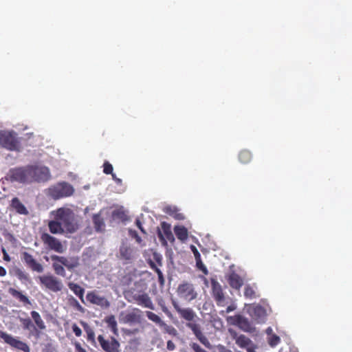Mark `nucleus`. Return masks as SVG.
Listing matches in <instances>:
<instances>
[{
  "mask_svg": "<svg viewBox=\"0 0 352 352\" xmlns=\"http://www.w3.org/2000/svg\"><path fill=\"white\" fill-rule=\"evenodd\" d=\"M6 275V269L3 267L0 266V276H5Z\"/></svg>",
  "mask_w": 352,
  "mask_h": 352,
  "instance_id": "55",
  "label": "nucleus"
},
{
  "mask_svg": "<svg viewBox=\"0 0 352 352\" xmlns=\"http://www.w3.org/2000/svg\"><path fill=\"white\" fill-rule=\"evenodd\" d=\"M135 225L140 230V231L143 233V234H146V230H144V228H143L142 226V222L140 221V219H136L135 221Z\"/></svg>",
  "mask_w": 352,
  "mask_h": 352,
  "instance_id": "50",
  "label": "nucleus"
},
{
  "mask_svg": "<svg viewBox=\"0 0 352 352\" xmlns=\"http://www.w3.org/2000/svg\"><path fill=\"white\" fill-rule=\"evenodd\" d=\"M21 258L24 263L33 272H36L38 273L43 272V265L28 252H22L21 254Z\"/></svg>",
  "mask_w": 352,
  "mask_h": 352,
  "instance_id": "16",
  "label": "nucleus"
},
{
  "mask_svg": "<svg viewBox=\"0 0 352 352\" xmlns=\"http://www.w3.org/2000/svg\"><path fill=\"white\" fill-rule=\"evenodd\" d=\"M54 219L48 222L47 226L53 234H68L75 233L80 224L74 211L69 208H59L52 212Z\"/></svg>",
  "mask_w": 352,
  "mask_h": 352,
  "instance_id": "1",
  "label": "nucleus"
},
{
  "mask_svg": "<svg viewBox=\"0 0 352 352\" xmlns=\"http://www.w3.org/2000/svg\"><path fill=\"white\" fill-rule=\"evenodd\" d=\"M196 266L197 267L201 270L204 274L207 275L208 274V271L206 267L203 263L201 258L196 261Z\"/></svg>",
  "mask_w": 352,
  "mask_h": 352,
  "instance_id": "42",
  "label": "nucleus"
},
{
  "mask_svg": "<svg viewBox=\"0 0 352 352\" xmlns=\"http://www.w3.org/2000/svg\"><path fill=\"white\" fill-rule=\"evenodd\" d=\"M191 250H192V251L193 252V254L195 256V261L200 259L201 258V254L199 252V251L197 250V249L194 245H192L191 246Z\"/></svg>",
  "mask_w": 352,
  "mask_h": 352,
  "instance_id": "48",
  "label": "nucleus"
},
{
  "mask_svg": "<svg viewBox=\"0 0 352 352\" xmlns=\"http://www.w3.org/2000/svg\"><path fill=\"white\" fill-rule=\"evenodd\" d=\"M146 315L150 320L156 323L160 327H161L162 324H164V321L160 318V316H158L155 313H153L152 311H146Z\"/></svg>",
  "mask_w": 352,
  "mask_h": 352,
  "instance_id": "34",
  "label": "nucleus"
},
{
  "mask_svg": "<svg viewBox=\"0 0 352 352\" xmlns=\"http://www.w3.org/2000/svg\"><path fill=\"white\" fill-rule=\"evenodd\" d=\"M150 267L155 272H156V269H160L158 267V265L155 263L153 261L150 260L148 262Z\"/></svg>",
  "mask_w": 352,
  "mask_h": 352,
  "instance_id": "53",
  "label": "nucleus"
},
{
  "mask_svg": "<svg viewBox=\"0 0 352 352\" xmlns=\"http://www.w3.org/2000/svg\"><path fill=\"white\" fill-rule=\"evenodd\" d=\"M190 345L195 352H208L205 349H202L197 343L192 342Z\"/></svg>",
  "mask_w": 352,
  "mask_h": 352,
  "instance_id": "44",
  "label": "nucleus"
},
{
  "mask_svg": "<svg viewBox=\"0 0 352 352\" xmlns=\"http://www.w3.org/2000/svg\"><path fill=\"white\" fill-rule=\"evenodd\" d=\"M173 305L179 317L188 322L186 326L193 332L199 341L204 346L209 347L210 342L202 333L200 324L196 322L195 319L198 318L194 310L190 307L182 308L176 302H173Z\"/></svg>",
  "mask_w": 352,
  "mask_h": 352,
  "instance_id": "2",
  "label": "nucleus"
},
{
  "mask_svg": "<svg viewBox=\"0 0 352 352\" xmlns=\"http://www.w3.org/2000/svg\"><path fill=\"white\" fill-rule=\"evenodd\" d=\"M20 321L24 329H30L32 327V320L30 318H20Z\"/></svg>",
  "mask_w": 352,
  "mask_h": 352,
  "instance_id": "43",
  "label": "nucleus"
},
{
  "mask_svg": "<svg viewBox=\"0 0 352 352\" xmlns=\"http://www.w3.org/2000/svg\"><path fill=\"white\" fill-rule=\"evenodd\" d=\"M93 223L96 231L101 232L104 230V221L100 214H96L93 216Z\"/></svg>",
  "mask_w": 352,
  "mask_h": 352,
  "instance_id": "27",
  "label": "nucleus"
},
{
  "mask_svg": "<svg viewBox=\"0 0 352 352\" xmlns=\"http://www.w3.org/2000/svg\"><path fill=\"white\" fill-rule=\"evenodd\" d=\"M267 342L270 346L274 347L280 342V338L277 335L272 334L268 338Z\"/></svg>",
  "mask_w": 352,
  "mask_h": 352,
  "instance_id": "38",
  "label": "nucleus"
},
{
  "mask_svg": "<svg viewBox=\"0 0 352 352\" xmlns=\"http://www.w3.org/2000/svg\"><path fill=\"white\" fill-rule=\"evenodd\" d=\"M120 322L129 325L139 324L142 321V311L138 308H133L120 314Z\"/></svg>",
  "mask_w": 352,
  "mask_h": 352,
  "instance_id": "8",
  "label": "nucleus"
},
{
  "mask_svg": "<svg viewBox=\"0 0 352 352\" xmlns=\"http://www.w3.org/2000/svg\"><path fill=\"white\" fill-rule=\"evenodd\" d=\"M236 344L241 348L245 349L248 352H255V346L252 341L244 335H240L237 337Z\"/></svg>",
  "mask_w": 352,
  "mask_h": 352,
  "instance_id": "22",
  "label": "nucleus"
},
{
  "mask_svg": "<svg viewBox=\"0 0 352 352\" xmlns=\"http://www.w3.org/2000/svg\"><path fill=\"white\" fill-rule=\"evenodd\" d=\"M0 146L10 151H20L21 148L17 133L13 131H0Z\"/></svg>",
  "mask_w": 352,
  "mask_h": 352,
  "instance_id": "5",
  "label": "nucleus"
},
{
  "mask_svg": "<svg viewBox=\"0 0 352 352\" xmlns=\"http://www.w3.org/2000/svg\"><path fill=\"white\" fill-rule=\"evenodd\" d=\"M161 228L162 232L160 229L157 230V236L160 241L162 243V245L164 247L168 245L167 241H170L173 243L175 241V237L172 233L170 225L165 221L161 223Z\"/></svg>",
  "mask_w": 352,
  "mask_h": 352,
  "instance_id": "13",
  "label": "nucleus"
},
{
  "mask_svg": "<svg viewBox=\"0 0 352 352\" xmlns=\"http://www.w3.org/2000/svg\"><path fill=\"white\" fill-rule=\"evenodd\" d=\"M72 328L76 336L80 337L82 335V331L76 324H73Z\"/></svg>",
  "mask_w": 352,
  "mask_h": 352,
  "instance_id": "47",
  "label": "nucleus"
},
{
  "mask_svg": "<svg viewBox=\"0 0 352 352\" xmlns=\"http://www.w3.org/2000/svg\"><path fill=\"white\" fill-rule=\"evenodd\" d=\"M81 325L82 326L85 331L87 333V340L90 341L91 342H95V333L92 328L85 322L81 321L80 322Z\"/></svg>",
  "mask_w": 352,
  "mask_h": 352,
  "instance_id": "29",
  "label": "nucleus"
},
{
  "mask_svg": "<svg viewBox=\"0 0 352 352\" xmlns=\"http://www.w3.org/2000/svg\"><path fill=\"white\" fill-rule=\"evenodd\" d=\"M161 327L163 328L164 332L168 333L172 336H177L178 335L177 330L174 327H173L172 325H168L166 324L164 322V324L161 325Z\"/></svg>",
  "mask_w": 352,
  "mask_h": 352,
  "instance_id": "35",
  "label": "nucleus"
},
{
  "mask_svg": "<svg viewBox=\"0 0 352 352\" xmlns=\"http://www.w3.org/2000/svg\"><path fill=\"white\" fill-rule=\"evenodd\" d=\"M228 321L232 324L239 327L241 329L246 332H251L253 329L252 324L249 320L241 315L230 316Z\"/></svg>",
  "mask_w": 352,
  "mask_h": 352,
  "instance_id": "15",
  "label": "nucleus"
},
{
  "mask_svg": "<svg viewBox=\"0 0 352 352\" xmlns=\"http://www.w3.org/2000/svg\"><path fill=\"white\" fill-rule=\"evenodd\" d=\"M175 344L173 341L168 340L167 342L166 348L168 351H173L175 349Z\"/></svg>",
  "mask_w": 352,
  "mask_h": 352,
  "instance_id": "51",
  "label": "nucleus"
},
{
  "mask_svg": "<svg viewBox=\"0 0 352 352\" xmlns=\"http://www.w3.org/2000/svg\"><path fill=\"white\" fill-rule=\"evenodd\" d=\"M153 257L158 266L162 265V256L160 254L154 253Z\"/></svg>",
  "mask_w": 352,
  "mask_h": 352,
  "instance_id": "45",
  "label": "nucleus"
},
{
  "mask_svg": "<svg viewBox=\"0 0 352 352\" xmlns=\"http://www.w3.org/2000/svg\"><path fill=\"white\" fill-rule=\"evenodd\" d=\"M68 287L73 292V293L77 296L82 303H85L84 294L85 289L77 283L69 282L68 283Z\"/></svg>",
  "mask_w": 352,
  "mask_h": 352,
  "instance_id": "25",
  "label": "nucleus"
},
{
  "mask_svg": "<svg viewBox=\"0 0 352 352\" xmlns=\"http://www.w3.org/2000/svg\"><path fill=\"white\" fill-rule=\"evenodd\" d=\"M74 192V187L66 182H58L46 190V195L54 200L70 197Z\"/></svg>",
  "mask_w": 352,
  "mask_h": 352,
  "instance_id": "4",
  "label": "nucleus"
},
{
  "mask_svg": "<svg viewBox=\"0 0 352 352\" xmlns=\"http://www.w3.org/2000/svg\"><path fill=\"white\" fill-rule=\"evenodd\" d=\"M86 299L91 304L99 306L102 309H108L110 307L109 301L104 296L98 295L96 291L87 292Z\"/></svg>",
  "mask_w": 352,
  "mask_h": 352,
  "instance_id": "14",
  "label": "nucleus"
},
{
  "mask_svg": "<svg viewBox=\"0 0 352 352\" xmlns=\"http://www.w3.org/2000/svg\"><path fill=\"white\" fill-rule=\"evenodd\" d=\"M9 294L14 298L18 300L23 306L31 305V301L29 298L23 294L21 291H19L13 287H10L8 290Z\"/></svg>",
  "mask_w": 352,
  "mask_h": 352,
  "instance_id": "21",
  "label": "nucleus"
},
{
  "mask_svg": "<svg viewBox=\"0 0 352 352\" xmlns=\"http://www.w3.org/2000/svg\"><path fill=\"white\" fill-rule=\"evenodd\" d=\"M120 258L125 261H131L133 258V250L130 245L122 243L120 247Z\"/></svg>",
  "mask_w": 352,
  "mask_h": 352,
  "instance_id": "24",
  "label": "nucleus"
},
{
  "mask_svg": "<svg viewBox=\"0 0 352 352\" xmlns=\"http://www.w3.org/2000/svg\"><path fill=\"white\" fill-rule=\"evenodd\" d=\"M212 295L219 307H225L228 303L227 298L223 291L221 285L217 280L211 279Z\"/></svg>",
  "mask_w": 352,
  "mask_h": 352,
  "instance_id": "11",
  "label": "nucleus"
},
{
  "mask_svg": "<svg viewBox=\"0 0 352 352\" xmlns=\"http://www.w3.org/2000/svg\"><path fill=\"white\" fill-rule=\"evenodd\" d=\"M32 183H45L51 179L52 175L48 167L38 164H30Z\"/></svg>",
  "mask_w": 352,
  "mask_h": 352,
  "instance_id": "7",
  "label": "nucleus"
},
{
  "mask_svg": "<svg viewBox=\"0 0 352 352\" xmlns=\"http://www.w3.org/2000/svg\"><path fill=\"white\" fill-rule=\"evenodd\" d=\"M174 232L177 238L181 241H185L188 239V230L183 226H175Z\"/></svg>",
  "mask_w": 352,
  "mask_h": 352,
  "instance_id": "26",
  "label": "nucleus"
},
{
  "mask_svg": "<svg viewBox=\"0 0 352 352\" xmlns=\"http://www.w3.org/2000/svg\"><path fill=\"white\" fill-rule=\"evenodd\" d=\"M254 314L258 318L263 320L266 316V311L262 306L258 305L254 309Z\"/></svg>",
  "mask_w": 352,
  "mask_h": 352,
  "instance_id": "36",
  "label": "nucleus"
},
{
  "mask_svg": "<svg viewBox=\"0 0 352 352\" xmlns=\"http://www.w3.org/2000/svg\"><path fill=\"white\" fill-rule=\"evenodd\" d=\"M113 166L107 161L104 162L103 164V173L106 175H112L113 173Z\"/></svg>",
  "mask_w": 352,
  "mask_h": 352,
  "instance_id": "41",
  "label": "nucleus"
},
{
  "mask_svg": "<svg viewBox=\"0 0 352 352\" xmlns=\"http://www.w3.org/2000/svg\"><path fill=\"white\" fill-rule=\"evenodd\" d=\"M105 322L107 324L108 327L111 329L112 332L115 335H118L117 322L114 316L111 315V316L107 317L105 319Z\"/></svg>",
  "mask_w": 352,
  "mask_h": 352,
  "instance_id": "31",
  "label": "nucleus"
},
{
  "mask_svg": "<svg viewBox=\"0 0 352 352\" xmlns=\"http://www.w3.org/2000/svg\"><path fill=\"white\" fill-rule=\"evenodd\" d=\"M10 206L12 210H14L15 212L19 214H28V209L18 197L12 198Z\"/></svg>",
  "mask_w": 352,
  "mask_h": 352,
  "instance_id": "23",
  "label": "nucleus"
},
{
  "mask_svg": "<svg viewBox=\"0 0 352 352\" xmlns=\"http://www.w3.org/2000/svg\"><path fill=\"white\" fill-rule=\"evenodd\" d=\"M133 300L138 305L151 309H154L153 302L149 296L146 293L141 294H134L133 296Z\"/></svg>",
  "mask_w": 352,
  "mask_h": 352,
  "instance_id": "19",
  "label": "nucleus"
},
{
  "mask_svg": "<svg viewBox=\"0 0 352 352\" xmlns=\"http://www.w3.org/2000/svg\"><path fill=\"white\" fill-rule=\"evenodd\" d=\"M177 293L179 296L188 300H193L197 296L192 285L188 283L179 285L177 288Z\"/></svg>",
  "mask_w": 352,
  "mask_h": 352,
  "instance_id": "18",
  "label": "nucleus"
},
{
  "mask_svg": "<svg viewBox=\"0 0 352 352\" xmlns=\"http://www.w3.org/2000/svg\"><path fill=\"white\" fill-rule=\"evenodd\" d=\"M155 272L157 273V276H158V282H159V283L161 285H163L164 284L165 280H164V276H163V274H162V271L160 270V269H156V272Z\"/></svg>",
  "mask_w": 352,
  "mask_h": 352,
  "instance_id": "46",
  "label": "nucleus"
},
{
  "mask_svg": "<svg viewBox=\"0 0 352 352\" xmlns=\"http://www.w3.org/2000/svg\"><path fill=\"white\" fill-rule=\"evenodd\" d=\"M252 158V153L248 150H243L239 154V160L242 164L249 163Z\"/></svg>",
  "mask_w": 352,
  "mask_h": 352,
  "instance_id": "30",
  "label": "nucleus"
},
{
  "mask_svg": "<svg viewBox=\"0 0 352 352\" xmlns=\"http://www.w3.org/2000/svg\"><path fill=\"white\" fill-rule=\"evenodd\" d=\"M2 253H3V260L7 261V262L10 261L11 258H10V256H9V254H8V252H6V250L5 249H2Z\"/></svg>",
  "mask_w": 352,
  "mask_h": 352,
  "instance_id": "52",
  "label": "nucleus"
},
{
  "mask_svg": "<svg viewBox=\"0 0 352 352\" xmlns=\"http://www.w3.org/2000/svg\"><path fill=\"white\" fill-rule=\"evenodd\" d=\"M236 307L234 304H231L230 305L228 306L226 311H221V314H223L224 312L226 314H228L231 311H233L236 309Z\"/></svg>",
  "mask_w": 352,
  "mask_h": 352,
  "instance_id": "49",
  "label": "nucleus"
},
{
  "mask_svg": "<svg viewBox=\"0 0 352 352\" xmlns=\"http://www.w3.org/2000/svg\"><path fill=\"white\" fill-rule=\"evenodd\" d=\"M98 342L101 346L102 349L105 352H119L120 343L119 342L113 337L111 338V340H106L104 338L100 335L98 337Z\"/></svg>",
  "mask_w": 352,
  "mask_h": 352,
  "instance_id": "17",
  "label": "nucleus"
},
{
  "mask_svg": "<svg viewBox=\"0 0 352 352\" xmlns=\"http://www.w3.org/2000/svg\"><path fill=\"white\" fill-rule=\"evenodd\" d=\"M30 164L11 168L8 174L10 180L23 184H32Z\"/></svg>",
  "mask_w": 352,
  "mask_h": 352,
  "instance_id": "6",
  "label": "nucleus"
},
{
  "mask_svg": "<svg viewBox=\"0 0 352 352\" xmlns=\"http://www.w3.org/2000/svg\"><path fill=\"white\" fill-rule=\"evenodd\" d=\"M266 332H267V333L268 335L271 334V333H272V328H271V327H268V328L267 329V330H266Z\"/></svg>",
  "mask_w": 352,
  "mask_h": 352,
  "instance_id": "56",
  "label": "nucleus"
},
{
  "mask_svg": "<svg viewBox=\"0 0 352 352\" xmlns=\"http://www.w3.org/2000/svg\"><path fill=\"white\" fill-rule=\"evenodd\" d=\"M38 278L42 286L53 292H58L63 287L61 280L52 274L39 276Z\"/></svg>",
  "mask_w": 352,
  "mask_h": 352,
  "instance_id": "9",
  "label": "nucleus"
},
{
  "mask_svg": "<svg viewBox=\"0 0 352 352\" xmlns=\"http://www.w3.org/2000/svg\"><path fill=\"white\" fill-rule=\"evenodd\" d=\"M0 338H2L6 343L10 345L12 347L21 350L23 352H30V349L29 346L12 336L4 331H0Z\"/></svg>",
  "mask_w": 352,
  "mask_h": 352,
  "instance_id": "12",
  "label": "nucleus"
},
{
  "mask_svg": "<svg viewBox=\"0 0 352 352\" xmlns=\"http://www.w3.org/2000/svg\"><path fill=\"white\" fill-rule=\"evenodd\" d=\"M68 302L69 305L73 308H74L76 310L81 313L85 312L84 307L79 303V302L74 296H71L70 297L68 298Z\"/></svg>",
  "mask_w": 352,
  "mask_h": 352,
  "instance_id": "32",
  "label": "nucleus"
},
{
  "mask_svg": "<svg viewBox=\"0 0 352 352\" xmlns=\"http://www.w3.org/2000/svg\"><path fill=\"white\" fill-rule=\"evenodd\" d=\"M226 278L230 287L234 289L239 290L243 285V278L235 272H230Z\"/></svg>",
  "mask_w": 352,
  "mask_h": 352,
  "instance_id": "20",
  "label": "nucleus"
},
{
  "mask_svg": "<svg viewBox=\"0 0 352 352\" xmlns=\"http://www.w3.org/2000/svg\"><path fill=\"white\" fill-rule=\"evenodd\" d=\"M164 211L174 216L177 219H183L184 217L182 214H176L177 212V210L175 208H172L170 206H167L165 208Z\"/></svg>",
  "mask_w": 352,
  "mask_h": 352,
  "instance_id": "37",
  "label": "nucleus"
},
{
  "mask_svg": "<svg viewBox=\"0 0 352 352\" xmlns=\"http://www.w3.org/2000/svg\"><path fill=\"white\" fill-rule=\"evenodd\" d=\"M128 232H129V235L131 238L135 239V241L138 244H141L142 243V240L141 237L139 236V234H138V232L136 230H134L133 229H129Z\"/></svg>",
  "mask_w": 352,
  "mask_h": 352,
  "instance_id": "40",
  "label": "nucleus"
},
{
  "mask_svg": "<svg viewBox=\"0 0 352 352\" xmlns=\"http://www.w3.org/2000/svg\"><path fill=\"white\" fill-rule=\"evenodd\" d=\"M30 314H31V316H32V319L34 320L36 327L40 330H44L46 327H45L44 321L41 318L38 312H37L36 311H32L30 312Z\"/></svg>",
  "mask_w": 352,
  "mask_h": 352,
  "instance_id": "28",
  "label": "nucleus"
},
{
  "mask_svg": "<svg viewBox=\"0 0 352 352\" xmlns=\"http://www.w3.org/2000/svg\"><path fill=\"white\" fill-rule=\"evenodd\" d=\"M41 240L47 249L57 253L62 254L66 250V247L58 239L47 232H43L41 234Z\"/></svg>",
  "mask_w": 352,
  "mask_h": 352,
  "instance_id": "10",
  "label": "nucleus"
},
{
  "mask_svg": "<svg viewBox=\"0 0 352 352\" xmlns=\"http://www.w3.org/2000/svg\"><path fill=\"white\" fill-rule=\"evenodd\" d=\"M111 176H112V179L115 181V182L117 184H122V179H120V178H118L114 173L112 174Z\"/></svg>",
  "mask_w": 352,
  "mask_h": 352,
  "instance_id": "54",
  "label": "nucleus"
},
{
  "mask_svg": "<svg viewBox=\"0 0 352 352\" xmlns=\"http://www.w3.org/2000/svg\"><path fill=\"white\" fill-rule=\"evenodd\" d=\"M244 296L246 298L253 299L257 297L256 291L254 287L250 285H247L244 288Z\"/></svg>",
  "mask_w": 352,
  "mask_h": 352,
  "instance_id": "33",
  "label": "nucleus"
},
{
  "mask_svg": "<svg viewBox=\"0 0 352 352\" xmlns=\"http://www.w3.org/2000/svg\"><path fill=\"white\" fill-rule=\"evenodd\" d=\"M52 261V268L56 275L65 277L66 275L65 267L69 271H72L80 265L78 256L67 257L52 254L50 256Z\"/></svg>",
  "mask_w": 352,
  "mask_h": 352,
  "instance_id": "3",
  "label": "nucleus"
},
{
  "mask_svg": "<svg viewBox=\"0 0 352 352\" xmlns=\"http://www.w3.org/2000/svg\"><path fill=\"white\" fill-rule=\"evenodd\" d=\"M16 276L20 280H25V281L30 280V276H29L28 274L22 271L20 269H18L16 271Z\"/></svg>",
  "mask_w": 352,
  "mask_h": 352,
  "instance_id": "39",
  "label": "nucleus"
}]
</instances>
